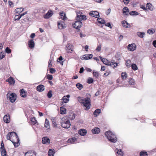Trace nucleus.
I'll list each match as a JSON object with an SVG mask.
<instances>
[{
	"instance_id": "19",
	"label": "nucleus",
	"mask_w": 156,
	"mask_h": 156,
	"mask_svg": "<svg viewBox=\"0 0 156 156\" xmlns=\"http://www.w3.org/2000/svg\"><path fill=\"white\" fill-rule=\"evenodd\" d=\"M6 81L8 82L10 84H14L15 83V81L13 78L12 77H10L8 78Z\"/></svg>"
},
{
	"instance_id": "2",
	"label": "nucleus",
	"mask_w": 156,
	"mask_h": 156,
	"mask_svg": "<svg viewBox=\"0 0 156 156\" xmlns=\"http://www.w3.org/2000/svg\"><path fill=\"white\" fill-rule=\"evenodd\" d=\"M105 135L110 142L115 143L117 141V137L116 135L110 131L106 132Z\"/></svg>"
},
{
	"instance_id": "59",
	"label": "nucleus",
	"mask_w": 156,
	"mask_h": 156,
	"mask_svg": "<svg viewBox=\"0 0 156 156\" xmlns=\"http://www.w3.org/2000/svg\"><path fill=\"white\" fill-rule=\"evenodd\" d=\"M104 64L107 66H112L111 63L110 62H109L108 60L106 62V63Z\"/></svg>"
},
{
	"instance_id": "16",
	"label": "nucleus",
	"mask_w": 156,
	"mask_h": 156,
	"mask_svg": "<svg viewBox=\"0 0 156 156\" xmlns=\"http://www.w3.org/2000/svg\"><path fill=\"white\" fill-rule=\"evenodd\" d=\"M68 118L70 120H73L75 118V116L74 113L71 112L69 113L67 116Z\"/></svg>"
},
{
	"instance_id": "15",
	"label": "nucleus",
	"mask_w": 156,
	"mask_h": 156,
	"mask_svg": "<svg viewBox=\"0 0 156 156\" xmlns=\"http://www.w3.org/2000/svg\"><path fill=\"white\" fill-rule=\"evenodd\" d=\"M146 8H147V11H148V10L152 11L154 9V7L150 3H147V4Z\"/></svg>"
},
{
	"instance_id": "61",
	"label": "nucleus",
	"mask_w": 156,
	"mask_h": 156,
	"mask_svg": "<svg viewBox=\"0 0 156 156\" xmlns=\"http://www.w3.org/2000/svg\"><path fill=\"white\" fill-rule=\"evenodd\" d=\"M84 71V68L83 67H81L79 73H81L83 72Z\"/></svg>"
},
{
	"instance_id": "32",
	"label": "nucleus",
	"mask_w": 156,
	"mask_h": 156,
	"mask_svg": "<svg viewBox=\"0 0 156 156\" xmlns=\"http://www.w3.org/2000/svg\"><path fill=\"white\" fill-rule=\"evenodd\" d=\"M24 10V9L23 8H18L15 9V11L16 12L19 13L22 11Z\"/></svg>"
},
{
	"instance_id": "29",
	"label": "nucleus",
	"mask_w": 156,
	"mask_h": 156,
	"mask_svg": "<svg viewBox=\"0 0 156 156\" xmlns=\"http://www.w3.org/2000/svg\"><path fill=\"white\" fill-rule=\"evenodd\" d=\"M44 127L48 129H49L50 127L49 121L47 119H45Z\"/></svg>"
},
{
	"instance_id": "43",
	"label": "nucleus",
	"mask_w": 156,
	"mask_h": 156,
	"mask_svg": "<svg viewBox=\"0 0 156 156\" xmlns=\"http://www.w3.org/2000/svg\"><path fill=\"white\" fill-rule=\"evenodd\" d=\"M129 83L130 85H133L134 84V81L133 79L130 78L129 80Z\"/></svg>"
},
{
	"instance_id": "56",
	"label": "nucleus",
	"mask_w": 156,
	"mask_h": 156,
	"mask_svg": "<svg viewBox=\"0 0 156 156\" xmlns=\"http://www.w3.org/2000/svg\"><path fill=\"white\" fill-rule=\"evenodd\" d=\"M5 55H4L3 52H2L0 53V59H2L5 57Z\"/></svg>"
},
{
	"instance_id": "38",
	"label": "nucleus",
	"mask_w": 156,
	"mask_h": 156,
	"mask_svg": "<svg viewBox=\"0 0 156 156\" xmlns=\"http://www.w3.org/2000/svg\"><path fill=\"white\" fill-rule=\"evenodd\" d=\"M94 82L93 79L91 77H89L87 80V83L90 84Z\"/></svg>"
},
{
	"instance_id": "49",
	"label": "nucleus",
	"mask_w": 156,
	"mask_h": 156,
	"mask_svg": "<svg viewBox=\"0 0 156 156\" xmlns=\"http://www.w3.org/2000/svg\"><path fill=\"white\" fill-rule=\"evenodd\" d=\"M116 150H117V153L118 154H120L121 155H122V150L121 149H119L118 150L117 148L116 149Z\"/></svg>"
},
{
	"instance_id": "27",
	"label": "nucleus",
	"mask_w": 156,
	"mask_h": 156,
	"mask_svg": "<svg viewBox=\"0 0 156 156\" xmlns=\"http://www.w3.org/2000/svg\"><path fill=\"white\" fill-rule=\"evenodd\" d=\"M76 140V139L75 137H74L68 139L67 142L68 143H74Z\"/></svg>"
},
{
	"instance_id": "22",
	"label": "nucleus",
	"mask_w": 156,
	"mask_h": 156,
	"mask_svg": "<svg viewBox=\"0 0 156 156\" xmlns=\"http://www.w3.org/2000/svg\"><path fill=\"white\" fill-rule=\"evenodd\" d=\"M129 12V9L127 7H125L123 9L122 12L125 15H128V13H126V12Z\"/></svg>"
},
{
	"instance_id": "54",
	"label": "nucleus",
	"mask_w": 156,
	"mask_h": 156,
	"mask_svg": "<svg viewBox=\"0 0 156 156\" xmlns=\"http://www.w3.org/2000/svg\"><path fill=\"white\" fill-rule=\"evenodd\" d=\"M140 8L144 10L147 11V9L145 7V5H141Z\"/></svg>"
},
{
	"instance_id": "63",
	"label": "nucleus",
	"mask_w": 156,
	"mask_h": 156,
	"mask_svg": "<svg viewBox=\"0 0 156 156\" xmlns=\"http://www.w3.org/2000/svg\"><path fill=\"white\" fill-rule=\"evenodd\" d=\"M52 124L54 127L55 128H56L58 127V126H57V124H56L55 122L52 123Z\"/></svg>"
},
{
	"instance_id": "8",
	"label": "nucleus",
	"mask_w": 156,
	"mask_h": 156,
	"mask_svg": "<svg viewBox=\"0 0 156 156\" xmlns=\"http://www.w3.org/2000/svg\"><path fill=\"white\" fill-rule=\"evenodd\" d=\"M53 14V12L51 10H49L46 14L44 15V18L48 19L51 17Z\"/></svg>"
},
{
	"instance_id": "51",
	"label": "nucleus",
	"mask_w": 156,
	"mask_h": 156,
	"mask_svg": "<svg viewBox=\"0 0 156 156\" xmlns=\"http://www.w3.org/2000/svg\"><path fill=\"white\" fill-rule=\"evenodd\" d=\"M5 51L7 53L9 54L11 52V50L9 47H7L5 48Z\"/></svg>"
},
{
	"instance_id": "57",
	"label": "nucleus",
	"mask_w": 156,
	"mask_h": 156,
	"mask_svg": "<svg viewBox=\"0 0 156 156\" xmlns=\"http://www.w3.org/2000/svg\"><path fill=\"white\" fill-rule=\"evenodd\" d=\"M131 63V61L129 60H128L126 61V66L127 67L129 66Z\"/></svg>"
},
{
	"instance_id": "30",
	"label": "nucleus",
	"mask_w": 156,
	"mask_h": 156,
	"mask_svg": "<svg viewBox=\"0 0 156 156\" xmlns=\"http://www.w3.org/2000/svg\"><path fill=\"white\" fill-rule=\"evenodd\" d=\"M97 21L99 23L101 24H104L105 23V20L101 18H99L97 19Z\"/></svg>"
},
{
	"instance_id": "45",
	"label": "nucleus",
	"mask_w": 156,
	"mask_h": 156,
	"mask_svg": "<svg viewBox=\"0 0 156 156\" xmlns=\"http://www.w3.org/2000/svg\"><path fill=\"white\" fill-rule=\"evenodd\" d=\"M61 16H63V17L62 18L63 20H66L67 19V17L66 16V14L64 12H62V13H61Z\"/></svg>"
},
{
	"instance_id": "10",
	"label": "nucleus",
	"mask_w": 156,
	"mask_h": 156,
	"mask_svg": "<svg viewBox=\"0 0 156 156\" xmlns=\"http://www.w3.org/2000/svg\"><path fill=\"white\" fill-rule=\"evenodd\" d=\"M127 49L130 51H133L136 49V45L135 44H129L127 47Z\"/></svg>"
},
{
	"instance_id": "46",
	"label": "nucleus",
	"mask_w": 156,
	"mask_h": 156,
	"mask_svg": "<svg viewBox=\"0 0 156 156\" xmlns=\"http://www.w3.org/2000/svg\"><path fill=\"white\" fill-rule=\"evenodd\" d=\"M31 121L32 123L34 124H36L37 122V121L35 117H33L31 118Z\"/></svg>"
},
{
	"instance_id": "40",
	"label": "nucleus",
	"mask_w": 156,
	"mask_h": 156,
	"mask_svg": "<svg viewBox=\"0 0 156 156\" xmlns=\"http://www.w3.org/2000/svg\"><path fill=\"white\" fill-rule=\"evenodd\" d=\"M132 69L134 70H136L138 69V67L135 64H133L131 65Z\"/></svg>"
},
{
	"instance_id": "6",
	"label": "nucleus",
	"mask_w": 156,
	"mask_h": 156,
	"mask_svg": "<svg viewBox=\"0 0 156 156\" xmlns=\"http://www.w3.org/2000/svg\"><path fill=\"white\" fill-rule=\"evenodd\" d=\"M66 49L67 53H72L73 51V46L72 44L70 43H68L66 46Z\"/></svg>"
},
{
	"instance_id": "26",
	"label": "nucleus",
	"mask_w": 156,
	"mask_h": 156,
	"mask_svg": "<svg viewBox=\"0 0 156 156\" xmlns=\"http://www.w3.org/2000/svg\"><path fill=\"white\" fill-rule=\"evenodd\" d=\"M17 138V142L16 143L14 141H11L12 142V143L14 145V147H18L19 146V145H20V139L19 138V137L17 138Z\"/></svg>"
},
{
	"instance_id": "20",
	"label": "nucleus",
	"mask_w": 156,
	"mask_h": 156,
	"mask_svg": "<svg viewBox=\"0 0 156 156\" xmlns=\"http://www.w3.org/2000/svg\"><path fill=\"white\" fill-rule=\"evenodd\" d=\"M101 112V109H97L95 110L93 113L95 117H97Z\"/></svg>"
},
{
	"instance_id": "13",
	"label": "nucleus",
	"mask_w": 156,
	"mask_h": 156,
	"mask_svg": "<svg viewBox=\"0 0 156 156\" xmlns=\"http://www.w3.org/2000/svg\"><path fill=\"white\" fill-rule=\"evenodd\" d=\"M4 122L7 123H9L10 122V116L8 114L5 115L3 117Z\"/></svg>"
},
{
	"instance_id": "50",
	"label": "nucleus",
	"mask_w": 156,
	"mask_h": 156,
	"mask_svg": "<svg viewBox=\"0 0 156 156\" xmlns=\"http://www.w3.org/2000/svg\"><path fill=\"white\" fill-rule=\"evenodd\" d=\"M46 76L47 77V78L49 80H51L53 79L52 76L51 75L48 74L46 75Z\"/></svg>"
},
{
	"instance_id": "17",
	"label": "nucleus",
	"mask_w": 156,
	"mask_h": 156,
	"mask_svg": "<svg viewBox=\"0 0 156 156\" xmlns=\"http://www.w3.org/2000/svg\"><path fill=\"white\" fill-rule=\"evenodd\" d=\"M78 133L80 135L84 136L87 133V131L85 129H81L79 130Z\"/></svg>"
},
{
	"instance_id": "55",
	"label": "nucleus",
	"mask_w": 156,
	"mask_h": 156,
	"mask_svg": "<svg viewBox=\"0 0 156 156\" xmlns=\"http://www.w3.org/2000/svg\"><path fill=\"white\" fill-rule=\"evenodd\" d=\"M122 26L126 28V21L125 20L122 21Z\"/></svg>"
},
{
	"instance_id": "5",
	"label": "nucleus",
	"mask_w": 156,
	"mask_h": 156,
	"mask_svg": "<svg viewBox=\"0 0 156 156\" xmlns=\"http://www.w3.org/2000/svg\"><path fill=\"white\" fill-rule=\"evenodd\" d=\"M77 16L76 18L77 20H80V17H81V20H85L87 19V17L85 15H82V12L78 11L76 13Z\"/></svg>"
},
{
	"instance_id": "14",
	"label": "nucleus",
	"mask_w": 156,
	"mask_h": 156,
	"mask_svg": "<svg viewBox=\"0 0 156 156\" xmlns=\"http://www.w3.org/2000/svg\"><path fill=\"white\" fill-rule=\"evenodd\" d=\"M44 85L40 84L36 88L37 90L39 92H42L44 90Z\"/></svg>"
},
{
	"instance_id": "9",
	"label": "nucleus",
	"mask_w": 156,
	"mask_h": 156,
	"mask_svg": "<svg viewBox=\"0 0 156 156\" xmlns=\"http://www.w3.org/2000/svg\"><path fill=\"white\" fill-rule=\"evenodd\" d=\"M50 140L47 136H44L42 138V143L44 144H48L50 143Z\"/></svg>"
},
{
	"instance_id": "36",
	"label": "nucleus",
	"mask_w": 156,
	"mask_h": 156,
	"mask_svg": "<svg viewBox=\"0 0 156 156\" xmlns=\"http://www.w3.org/2000/svg\"><path fill=\"white\" fill-rule=\"evenodd\" d=\"M1 153L2 156H7L6 151L5 149L2 150Z\"/></svg>"
},
{
	"instance_id": "12",
	"label": "nucleus",
	"mask_w": 156,
	"mask_h": 156,
	"mask_svg": "<svg viewBox=\"0 0 156 156\" xmlns=\"http://www.w3.org/2000/svg\"><path fill=\"white\" fill-rule=\"evenodd\" d=\"M89 15L96 18H97L98 16H99V13L97 11H91L89 13Z\"/></svg>"
},
{
	"instance_id": "4",
	"label": "nucleus",
	"mask_w": 156,
	"mask_h": 156,
	"mask_svg": "<svg viewBox=\"0 0 156 156\" xmlns=\"http://www.w3.org/2000/svg\"><path fill=\"white\" fill-rule=\"evenodd\" d=\"M75 22L73 23V26L75 28L77 29L79 31L80 28L83 25V23L80 20H77L76 18Z\"/></svg>"
},
{
	"instance_id": "3",
	"label": "nucleus",
	"mask_w": 156,
	"mask_h": 156,
	"mask_svg": "<svg viewBox=\"0 0 156 156\" xmlns=\"http://www.w3.org/2000/svg\"><path fill=\"white\" fill-rule=\"evenodd\" d=\"M61 124L62 127L66 129H68L69 128L71 125L69 120L66 119L64 118L61 119Z\"/></svg>"
},
{
	"instance_id": "34",
	"label": "nucleus",
	"mask_w": 156,
	"mask_h": 156,
	"mask_svg": "<svg viewBox=\"0 0 156 156\" xmlns=\"http://www.w3.org/2000/svg\"><path fill=\"white\" fill-rule=\"evenodd\" d=\"M8 135H9L10 136H11V137L12 136H13L14 134L15 135V136H16V138H18V136L17 135V134L15 132H10V133H9L8 134Z\"/></svg>"
},
{
	"instance_id": "33",
	"label": "nucleus",
	"mask_w": 156,
	"mask_h": 156,
	"mask_svg": "<svg viewBox=\"0 0 156 156\" xmlns=\"http://www.w3.org/2000/svg\"><path fill=\"white\" fill-rule=\"evenodd\" d=\"M58 28L60 29H62L64 28V27L63 26V24L59 22H58Z\"/></svg>"
},
{
	"instance_id": "53",
	"label": "nucleus",
	"mask_w": 156,
	"mask_h": 156,
	"mask_svg": "<svg viewBox=\"0 0 156 156\" xmlns=\"http://www.w3.org/2000/svg\"><path fill=\"white\" fill-rule=\"evenodd\" d=\"M50 72L51 74L54 73L56 71L53 68H50L49 69Z\"/></svg>"
},
{
	"instance_id": "7",
	"label": "nucleus",
	"mask_w": 156,
	"mask_h": 156,
	"mask_svg": "<svg viewBox=\"0 0 156 156\" xmlns=\"http://www.w3.org/2000/svg\"><path fill=\"white\" fill-rule=\"evenodd\" d=\"M16 94L14 93H12L10 95L9 99L11 102L13 103L16 100Z\"/></svg>"
},
{
	"instance_id": "25",
	"label": "nucleus",
	"mask_w": 156,
	"mask_h": 156,
	"mask_svg": "<svg viewBox=\"0 0 156 156\" xmlns=\"http://www.w3.org/2000/svg\"><path fill=\"white\" fill-rule=\"evenodd\" d=\"M137 35L140 37L143 38L145 36V34L144 32H138L137 33Z\"/></svg>"
},
{
	"instance_id": "64",
	"label": "nucleus",
	"mask_w": 156,
	"mask_h": 156,
	"mask_svg": "<svg viewBox=\"0 0 156 156\" xmlns=\"http://www.w3.org/2000/svg\"><path fill=\"white\" fill-rule=\"evenodd\" d=\"M153 45L154 47L156 48V40L153 41Z\"/></svg>"
},
{
	"instance_id": "11",
	"label": "nucleus",
	"mask_w": 156,
	"mask_h": 156,
	"mask_svg": "<svg viewBox=\"0 0 156 156\" xmlns=\"http://www.w3.org/2000/svg\"><path fill=\"white\" fill-rule=\"evenodd\" d=\"M93 57V55L92 54H87L84 55L81 58L82 59H85V60H87L92 58Z\"/></svg>"
},
{
	"instance_id": "37",
	"label": "nucleus",
	"mask_w": 156,
	"mask_h": 156,
	"mask_svg": "<svg viewBox=\"0 0 156 156\" xmlns=\"http://www.w3.org/2000/svg\"><path fill=\"white\" fill-rule=\"evenodd\" d=\"M76 86L79 90H81L83 87L82 85L80 83L76 84Z\"/></svg>"
},
{
	"instance_id": "21",
	"label": "nucleus",
	"mask_w": 156,
	"mask_h": 156,
	"mask_svg": "<svg viewBox=\"0 0 156 156\" xmlns=\"http://www.w3.org/2000/svg\"><path fill=\"white\" fill-rule=\"evenodd\" d=\"M91 131L93 133L98 134L100 132V129L96 127L93 129Z\"/></svg>"
},
{
	"instance_id": "31",
	"label": "nucleus",
	"mask_w": 156,
	"mask_h": 156,
	"mask_svg": "<svg viewBox=\"0 0 156 156\" xmlns=\"http://www.w3.org/2000/svg\"><path fill=\"white\" fill-rule=\"evenodd\" d=\"M121 75L122 78L123 80L126 79L127 76V74L126 72L122 73Z\"/></svg>"
},
{
	"instance_id": "24",
	"label": "nucleus",
	"mask_w": 156,
	"mask_h": 156,
	"mask_svg": "<svg viewBox=\"0 0 156 156\" xmlns=\"http://www.w3.org/2000/svg\"><path fill=\"white\" fill-rule=\"evenodd\" d=\"M55 153V150L52 149H50L49 150L48 152V155L49 156H54Z\"/></svg>"
},
{
	"instance_id": "52",
	"label": "nucleus",
	"mask_w": 156,
	"mask_h": 156,
	"mask_svg": "<svg viewBox=\"0 0 156 156\" xmlns=\"http://www.w3.org/2000/svg\"><path fill=\"white\" fill-rule=\"evenodd\" d=\"M21 16L20 15H16L14 18L15 20H19L21 18Z\"/></svg>"
},
{
	"instance_id": "41",
	"label": "nucleus",
	"mask_w": 156,
	"mask_h": 156,
	"mask_svg": "<svg viewBox=\"0 0 156 156\" xmlns=\"http://www.w3.org/2000/svg\"><path fill=\"white\" fill-rule=\"evenodd\" d=\"M62 100L63 101L64 103H66L69 101V98H66V97L64 96L62 98Z\"/></svg>"
},
{
	"instance_id": "62",
	"label": "nucleus",
	"mask_w": 156,
	"mask_h": 156,
	"mask_svg": "<svg viewBox=\"0 0 156 156\" xmlns=\"http://www.w3.org/2000/svg\"><path fill=\"white\" fill-rule=\"evenodd\" d=\"M105 26L109 27L110 28H112V26L110 23H108L105 24Z\"/></svg>"
},
{
	"instance_id": "44",
	"label": "nucleus",
	"mask_w": 156,
	"mask_h": 156,
	"mask_svg": "<svg viewBox=\"0 0 156 156\" xmlns=\"http://www.w3.org/2000/svg\"><path fill=\"white\" fill-rule=\"evenodd\" d=\"M155 32V30L153 29H149L147 30V33L149 34H153Z\"/></svg>"
},
{
	"instance_id": "47",
	"label": "nucleus",
	"mask_w": 156,
	"mask_h": 156,
	"mask_svg": "<svg viewBox=\"0 0 156 156\" xmlns=\"http://www.w3.org/2000/svg\"><path fill=\"white\" fill-rule=\"evenodd\" d=\"M47 96L48 98H51L52 97V91L50 90L47 94Z\"/></svg>"
},
{
	"instance_id": "28",
	"label": "nucleus",
	"mask_w": 156,
	"mask_h": 156,
	"mask_svg": "<svg viewBox=\"0 0 156 156\" xmlns=\"http://www.w3.org/2000/svg\"><path fill=\"white\" fill-rule=\"evenodd\" d=\"M60 113L61 114H65L66 113V109L64 108L61 107L60 108Z\"/></svg>"
},
{
	"instance_id": "18",
	"label": "nucleus",
	"mask_w": 156,
	"mask_h": 156,
	"mask_svg": "<svg viewBox=\"0 0 156 156\" xmlns=\"http://www.w3.org/2000/svg\"><path fill=\"white\" fill-rule=\"evenodd\" d=\"M28 44L30 48H33L34 47L35 44L33 40H30L28 42Z\"/></svg>"
},
{
	"instance_id": "39",
	"label": "nucleus",
	"mask_w": 156,
	"mask_h": 156,
	"mask_svg": "<svg viewBox=\"0 0 156 156\" xmlns=\"http://www.w3.org/2000/svg\"><path fill=\"white\" fill-rule=\"evenodd\" d=\"M93 75L96 78H98L99 76V74L98 72H95L94 70L93 73Z\"/></svg>"
},
{
	"instance_id": "1",
	"label": "nucleus",
	"mask_w": 156,
	"mask_h": 156,
	"mask_svg": "<svg viewBox=\"0 0 156 156\" xmlns=\"http://www.w3.org/2000/svg\"><path fill=\"white\" fill-rule=\"evenodd\" d=\"M78 98L80 102L85 107V110L86 111L90 109L91 105L90 98L87 97L84 99L83 98L78 97Z\"/></svg>"
},
{
	"instance_id": "48",
	"label": "nucleus",
	"mask_w": 156,
	"mask_h": 156,
	"mask_svg": "<svg viewBox=\"0 0 156 156\" xmlns=\"http://www.w3.org/2000/svg\"><path fill=\"white\" fill-rule=\"evenodd\" d=\"M99 57L100 58L101 60L103 62V63H106V62L107 61V60L105 58H102L100 56H99Z\"/></svg>"
},
{
	"instance_id": "42",
	"label": "nucleus",
	"mask_w": 156,
	"mask_h": 156,
	"mask_svg": "<svg viewBox=\"0 0 156 156\" xmlns=\"http://www.w3.org/2000/svg\"><path fill=\"white\" fill-rule=\"evenodd\" d=\"M129 14H130V15L131 16L134 15H138L139 13L138 12H137L136 11H132L129 12Z\"/></svg>"
},
{
	"instance_id": "60",
	"label": "nucleus",
	"mask_w": 156,
	"mask_h": 156,
	"mask_svg": "<svg viewBox=\"0 0 156 156\" xmlns=\"http://www.w3.org/2000/svg\"><path fill=\"white\" fill-rule=\"evenodd\" d=\"M125 4L127 5L129 3L130 0H123Z\"/></svg>"
},
{
	"instance_id": "23",
	"label": "nucleus",
	"mask_w": 156,
	"mask_h": 156,
	"mask_svg": "<svg viewBox=\"0 0 156 156\" xmlns=\"http://www.w3.org/2000/svg\"><path fill=\"white\" fill-rule=\"evenodd\" d=\"M20 93L21 96L23 98H25L27 96V95L25 91L23 89H22L20 90Z\"/></svg>"
},
{
	"instance_id": "58",
	"label": "nucleus",
	"mask_w": 156,
	"mask_h": 156,
	"mask_svg": "<svg viewBox=\"0 0 156 156\" xmlns=\"http://www.w3.org/2000/svg\"><path fill=\"white\" fill-rule=\"evenodd\" d=\"M96 50L97 51H100L101 50V46L100 44H99L96 48Z\"/></svg>"
},
{
	"instance_id": "35",
	"label": "nucleus",
	"mask_w": 156,
	"mask_h": 156,
	"mask_svg": "<svg viewBox=\"0 0 156 156\" xmlns=\"http://www.w3.org/2000/svg\"><path fill=\"white\" fill-rule=\"evenodd\" d=\"M140 156H148V154L146 151H141L140 152Z\"/></svg>"
}]
</instances>
